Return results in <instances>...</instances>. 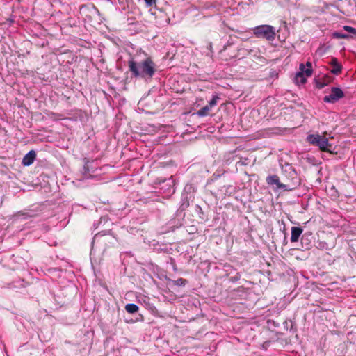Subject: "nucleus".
<instances>
[{
    "label": "nucleus",
    "mask_w": 356,
    "mask_h": 356,
    "mask_svg": "<svg viewBox=\"0 0 356 356\" xmlns=\"http://www.w3.org/2000/svg\"><path fill=\"white\" fill-rule=\"evenodd\" d=\"M128 67L134 76L145 79H152L156 71V65L150 58L138 63L131 59L128 62Z\"/></svg>",
    "instance_id": "obj_1"
},
{
    "label": "nucleus",
    "mask_w": 356,
    "mask_h": 356,
    "mask_svg": "<svg viewBox=\"0 0 356 356\" xmlns=\"http://www.w3.org/2000/svg\"><path fill=\"white\" fill-rule=\"evenodd\" d=\"M307 142L310 145L317 146L323 151L332 154V145L329 143L328 138L325 136L319 134H309L306 138Z\"/></svg>",
    "instance_id": "obj_2"
},
{
    "label": "nucleus",
    "mask_w": 356,
    "mask_h": 356,
    "mask_svg": "<svg viewBox=\"0 0 356 356\" xmlns=\"http://www.w3.org/2000/svg\"><path fill=\"white\" fill-rule=\"evenodd\" d=\"M254 35L258 38L273 41L275 38V28L270 25H259L253 29Z\"/></svg>",
    "instance_id": "obj_3"
},
{
    "label": "nucleus",
    "mask_w": 356,
    "mask_h": 356,
    "mask_svg": "<svg viewBox=\"0 0 356 356\" xmlns=\"http://www.w3.org/2000/svg\"><path fill=\"white\" fill-rule=\"evenodd\" d=\"M280 166L282 173L286 175L288 179L291 180V183L289 184L291 187H293V190L299 186L300 185V180L298 177L297 172L292 165L286 162L284 164L280 163Z\"/></svg>",
    "instance_id": "obj_4"
},
{
    "label": "nucleus",
    "mask_w": 356,
    "mask_h": 356,
    "mask_svg": "<svg viewBox=\"0 0 356 356\" xmlns=\"http://www.w3.org/2000/svg\"><path fill=\"white\" fill-rule=\"evenodd\" d=\"M266 183L268 185H276L277 189H282L285 191H290L293 190L290 184H284L280 181L279 177L276 175H269L266 177Z\"/></svg>",
    "instance_id": "obj_5"
},
{
    "label": "nucleus",
    "mask_w": 356,
    "mask_h": 356,
    "mask_svg": "<svg viewBox=\"0 0 356 356\" xmlns=\"http://www.w3.org/2000/svg\"><path fill=\"white\" fill-rule=\"evenodd\" d=\"M344 97V92L343 90L337 87H332L331 92L329 95H326L323 98V101L327 103H335L339 99Z\"/></svg>",
    "instance_id": "obj_6"
},
{
    "label": "nucleus",
    "mask_w": 356,
    "mask_h": 356,
    "mask_svg": "<svg viewBox=\"0 0 356 356\" xmlns=\"http://www.w3.org/2000/svg\"><path fill=\"white\" fill-rule=\"evenodd\" d=\"M300 72L296 74V79H300V81L302 83H305L306 81V79L304 77V74H305L307 77L311 76L312 74V68H305V66L303 64L300 65Z\"/></svg>",
    "instance_id": "obj_7"
},
{
    "label": "nucleus",
    "mask_w": 356,
    "mask_h": 356,
    "mask_svg": "<svg viewBox=\"0 0 356 356\" xmlns=\"http://www.w3.org/2000/svg\"><path fill=\"white\" fill-rule=\"evenodd\" d=\"M36 158V153L34 150L29 151L22 159V164L24 166L31 165Z\"/></svg>",
    "instance_id": "obj_8"
},
{
    "label": "nucleus",
    "mask_w": 356,
    "mask_h": 356,
    "mask_svg": "<svg viewBox=\"0 0 356 356\" xmlns=\"http://www.w3.org/2000/svg\"><path fill=\"white\" fill-rule=\"evenodd\" d=\"M332 68L330 72L335 75H338L341 72L342 65L339 63L337 58L332 57L329 62Z\"/></svg>",
    "instance_id": "obj_9"
},
{
    "label": "nucleus",
    "mask_w": 356,
    "mask_h": 356,
    "mask_svg": "<svg viewBox=\"0 0 356 356\" xmlns=\"http://www.w3.org/2000/svg\"><path fill=\"white\" fill-rule=\"evenodd\" d=\"M303 229L300 227H291V241L297 242L298 241L300 236H301Z\"/></svg>",
    "instance_id": "obj_10"
},
{
    "label": "nucleus",
    "mask_w": 356,
    "mask_h": 356,
    "mask_svg": "<svg viewBox=\"0 0 356 356\" xmlns=\"http://www.w3.org/2000/svg\"><path fill=\"white\" fill-rule=\"evenodd\" d=\"M138 309V306L134 303H129L125 306V310L129 314H135Z\"/></svg>",
    "instance_id": "obj_11"
},
{
    "label": "nucleus",
    "mask_w": 356,
    "mask_h": 356,
    "mask_svg": "<svg viewBox=\"0 0 356 356\" xmlns=\"http://www.w3.org/2000/svg\"><path fill=\"white\" fill-rule=\"evenodd\" d=\"M89 166H88V162L86 163L83 168V172H82V178L81 179H87L92 177V175L89 174Z\"/></svg>",
    "instance_id": "obj_12"
},
{
    "label": "nucleus",
    "mask_w": 356,
    "mask_h": 356,
    "mask_svg": "<svg viewBox=\"0 0 356 356\" xmlns=\"http://www.w3.org/2000/svg\"><path fill=\"white\" fill-rule=\"evenodd\" d=\"M211 108L208 106L206 105L204 107H202L201 109L197 111V115L199 117H204L209 115V113Z\"/></svg>",
    "instance_id": "obj_13"
},
{
    "label": "nucleus",
    "mask_w": 356,
    "mask_h": 356,
    "mask_svg": "<svg viewBox=\"0 0 356 356\" xmlns=\"http://www.w3.org/2000/svg\"><path fill=\"white\" fill-rule=\"evenodd\" d=\"M332 37L334 38H337V39H348L349 38L350 36L348 34H346V33H341V32H334L332 33Z\"/></svg>",
    "instance_id": "obj_14"
},
{
    "label": "nucleus",
    "mask_w": 356,
    "mask_h": 356,
    "mask_svg": "<svg viewBox=\"0 0 356 356\" xmlns=\"http://www.w3.org/2000/svg\"><path fill=\"white\" fill-rule=\"evenodd\" d=\"M172 282L176 286H184L188 283V281L184 278H179L176 280H173Z\"/></svg>",
    "instance_id": "obj_15"
},
{
    "label": "nucleus",
    "mask_w": 356,
    "mask_h": 356,
    "mask_svg": "<svg viewBox=\"0 0 356 356\" xmlns=\"http://www.w3.org/2000/svg\"><path fill=\"white\" fill-rule=\"evenodd\" d=\"M219 99L220 97L217 95H215L213 96L212 99L209 102V104L207 105L211 108L217 104V102Z\"/></svg>",
    "instance_id": "obj_16"
},
{
    "label": "nucleus",
    "mask_w": 356,
    "mask_h": 356,
    "mask_svg": "<svg viewBox=\"0 0 356 356\" xmlns=\"http://www.w3.org/2000/svg\"><path fill=\"white\" fill-rule=\"evenodd\" d=\"M15 216L17 218H22L24 219H26L28 218L33 217V215L29 214L27 212L19 211L15 214Z\"/></svg>",
    "instance_id": "obj_17"
},
{
    "label": "nucleus",
    "mask_w": 356,
    "mask_h": 356,
    "mask_svg": "<svg viewBox=\"0 0 356 356\" xmlns=\"http://www.w3.org/2000/svg\"><path fill=\"white\" fill-rule=\"evenodd\" d=\"M343 29L348 33H351L356 35V29L350 26H344Z\"/></svg>",
    "instance_id": "obj_18"
},
{
    "label": "nucleus",
    "mask_w": 356,
    "mask_h": 356,
    "mask_svg": "<svg viewBox=\"0 0 356 356\" xmlns=\"http://www.w3.org/2000/svg\"><path fill=\"white\" fill-rule=\"evenodd\" d=\"M145 2L147 7H151L156 4V0H145Z\"/></svg>",
    "instance_id": "obj_19"
},
{
    "label": "nucleus",
    "mask_w": 356,
    "mask_h": 356,
    "mask_svg": "<svg viewBox=\"0 0 356 356\" xmlns=\"http://www.w3.org/2000/svg\"><path fill=\"white\" fill-rule=\"evenodd\" d=\"M195 208H196V210L200 212V213H202V208L199 206V205H195Z\"/></svg>",
    "instance_id": "obj_20"
},
{
    "label": "nucleus",
    "mask_w": 356,
    "mask_h": 356,
    "mask_svg": "<svg viewBox=\"0 0 356 356\" xmlns=\"http://www.w3.org/2000/svg\"><path fill=\"white\" fill-rule=\"evenodd\" d=\"M306 66L307 68H312V63L310 62H307Z\"/></svg>",
    "instance_id": "obj_21"
},
{
    "label": "nucleus",
    "mask_w": 356,
    "mask_h": 356,
    "mask_svg": "<svg viewBox=\"0 0 356 356\" xmlns=\"http://www.w3.org/2000/svg\"><path fill=\"white\" fill-rule=\"evenodd\" d=\"M306 237H307V234H305L302 236V238H301L302 243H303V241H304L305 240H306V239H307V238H306Z\"/></svg>",
    "instance_id": "obj_22"
},
{
    "label": "nucleus",
    "mask_w": 356,
    "mask_h": 356,
    "mask_svg": "<svg viewBox=\"0 0 356 356\" xmlns=\"http://www.w3.org/2000/svg\"><path fill=\"white\" fill-rule=\"evenodd\" d=\"M104 234H102L101 233H99L97 234H96L94 237V239H97L99 236H103Z\"/></svg>",
    "instance_id": "obj_23"
},
{
    "label": "nucleus",
    "mask_w": 356,
    "mask_h": 356,
    "mask_svg": "<svg viewBox=\"0 0 356 356\" xmlns=\"http://www.w3.org/2000/svg\"><path fill=\"white\" fill-rule=\"evenodd\" d=\"M168 182H170L169 186H171V184H172V183H173V181H172V179H169V180H168Z\"/></svg>",
    "instance_id": "obj_24"
},
{
    "label": "nucleus",
    "mask_w": 356,
    "mask_h": 356,
    "mask_svg": "<svg viewBox=\"0 0 356 356\" xmlns=\"http://www.w3.org/2000/svg\"><path fill=\"white\" fill-rule=\"evenodd\" d=\"M118 2H119L120 3H123V0H118Z\"/></svg>",
    "instance_id": "obj_25"
}]
</instances>
